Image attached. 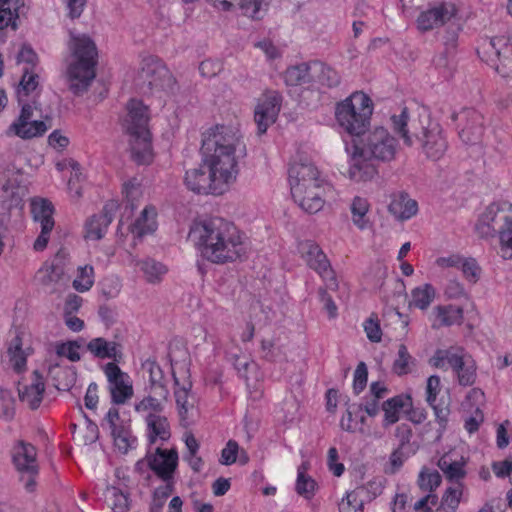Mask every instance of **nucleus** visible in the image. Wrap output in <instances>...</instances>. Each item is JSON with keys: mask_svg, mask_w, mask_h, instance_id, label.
Masks as SVG:
<instances>
[{"mask_svg": "<svg viewBox=\"0 0 512 512\" xmlns=\"http://www.w3.org/2000/svg\"><path fill=\"white\" fill-rule=\"evenodd\" d=\"M189 238L201 256L215 264L241 260L247 255V245L237 227L221 217L194 221Z\"/></svg>", "mask_w": 512, "mask_h": 512, "instance_id": "nucleus-1", "label": "nucleus"}, {"mask_svg": "<svg viewBox=\"0 0 512 512\" xmlns=\"http://www.w3.org/2000/svg\"><path fill=\"white\" fill-rule=\"evenodd\" d=\"M201 154L203 166L224 188L236 179L238 158L244 156L245 146L231 128L216 126L203 135Z\"/></svg>", "mask_w": 512, "mask_h": 512, "instance_id": "nucleus-2", "label": "nucleus"}, {"mask_svg": "<svg viewBox=\"0 0 512 512\" xmlns=\"http://www.w3.org/2000/svg\"><path fill=\"white\" fill-rule=\"evenodd\" d=\"M397 140L384 127H375L366 131L360 138L353 139V145L346 147L350 155L348 177L355 182H366L377 174L375 160L388 163L395 159L397 153Z\"/></svg>", "mask_w": 512, "mask_h": 512, "instance_id": "nucleus-3", "label": "nucleus"}, {"mask_svg": "<svg viewBox=\"0 0 512 512\" xmlns=\"http://www.w3.org/2000/svg\"><path fill=\"white\" fill-rule=\"evenodd\" d=\"M70 49L74 59L67 67L69 89L79 95L88 89L96 76L98 53L94 41L85 34L71 33Z\"/></svg>", "mask_w": 512, "mask_h": 512, "instance_id": "nucleus-4", "label": "nucleus"}, {"mask_svg": "<svg viewBox=\"0 0 512 512\" xmlns=\"http://www.w3.org/2000/svg\"><path fill=\"white\" fill-rule=\"evenodd\" d=\"M475 231L480 238L499 236L500 254L512 259V204L507 201L491 203L479 216Z\"/></svg>", "mask_w": 512, "mask_h": 512, "instance_id": "nucleus-5", "label": "nucleus"}, {"mask_svg": "<svg viewBox=\"0 0 512 512\" xmlns=\"http://www.w3.org/2000/svg\"><path fill=\"white\" fill-rule=\"evenodd\" d=\"M127 110L125 128L130 137L131 157L138 165H148L153 160L148 107L132 99L127 104Z\"/></svg>", "mask_w": 512, "mask_h": 512, "instance_id": "nucleus-6", "label": "nucleus"}, {"mask_svg": "<svg viewBox=\"0 0 512 512\" xmlns=\"http://www.w3.org/2000/svg\"><path fill=\"white\" fill-rule=\"evenodd\" d=\"M408 119L407 108H403L399 115L391 116L393 129L401 136L404 144L412 146L415 143L413 138L415 137L421 143L422 150L427 158L431 160L442 158L448 147L442 127L438 123L429 122L427 126L421 127L420 135L412 125L413 132L410 134V130L407 128Z\"/></svg>", "mask_w": 512, "mask_h": 512, "instance_id": "nucleus-7", "label": "nucleus"}, {"mask_svg": "<svg viewBox=\"0 0 512 512\" xmlns=\"http://www.w3.org/2000/svg\"><path fill=\"white\" fill-rule=\"evenodd\" d=\"M373 104L368 95L354 92L337 104L335 117L340 128L353 139L360 138L370 126Z\"/></svg>", "mask_w": 512, "mask_h": 512, "instance_id": "nucleus-8", "label": "nucleus"}, {"mask_svg": "<svg viewBox=\"0 0 512 512\" xmlns=\"http://www.w3.org/2000/svg\"><path fill=\"white\" fill-rule=\"evenodd\" d=\"M12 461L26 491L30 493L35 491L36 477L39 473L36 447L25 441H18L13 447Z\"/></svg>", "mask_w": 512, "mask_h": 512, "instance_id": "nucleus-9", "label": "nucleus"}, {"mask_svg": "<svg viewBox=\"0 0 512 512\" xmlns=\"http://www.w3.org/2000/svg\"><path fill=\"white\" fill-rule=\"evenodd\" d=\"M19 105L21 106V112L17 119L7 128L5 135L8 137L17 136L24 140L42 136L48 128L44 121L32 120L33 111L38 110L40 106L35 96H33L32 103L25 99Z\"/></svg>", "mask_w": 512, "mask_h": 512, "instance_id": "nucleus-10", "label": "nucleus"}, {"mask_svg": "<svg viewBox=\"0 0 512 512\" xmlns=\"http://www.w3.org/2000/svg\"><path fill=\"white\" fill-rule=\"evenodd\" d=\"M291 194L294 201H300L303 205L305 192L313 188L314 182L322 187L324 181L320 178L319 171L313 163L305 160L294 162L288 171Z\"/></svg>", "mask_w": 512, "mask_h": 512, "instance_id": "nucleus-11", "label": "nucleus"}, {"mask_svg": "<svg viewBox=\"0 0 512 512\" xmlns=\"http://www.w3.org/2000/svg\"><path fill=\"white\" fill-rule=\"evenodd\" d=\"M139 77L151 91L174 89L176 81L166 66L155 57L144 58Z\"/></svg>", "mask_w": 512, "mask_h": 512, "instance_id": "nucleus-12", "label": "nucleus"}, {"mask_svg": "<svg viewBox=\"0 0 512 512\" xmlns=\"http://www.w3.org/2000/svg\"><path fill=\"white\" fill-rule=\"evenodd\" d=\"M300 251L308 266L315 270L325 281L326 287L330 290L337 289L338 283L335 272L320 247L313 241H305L300 245Z\"/></svg>", "mask_w": 512, "mask_h": 512, "instance_id": "nucleus-13", "label": "nucleus"}, {"mask_svg": "<svg viewBox=\"0 0 512 512\" xmlns=\"http://www.w3.org/2000/svg\"><path fill=\"white\" fill-rule=\"evenodd\" d=\"M103 372L107 378L112 403L118 405L126 403L133 396L130 376L114 362L106 363L103 366Z\"/></svg>", "mask_w": 512, "mask_h": 512, "instance_id": "nucleus-14", "label": "nucleus"}, {"mask_svg": "<svg viewBox=\"0 0 512 512\" xmlns=\"http://www.w3.org/2000/svg\"><path fill=\"white\" fill-rule=\"evenodd\" d=\"M31 213L35 222L40 223L41 232L34 242V249L42 251L47 247L49 236L54 228V206L51 201L44 198H35L31 201Z\"/></svg>", "mask_w": 512, "mask_h": 512, "instance_id": "nucleus-15", "label": "nucleus"}, {"mask_svg": "<svg viewBox=\"0 0 512 512\" xmlns=\"http://www.w3.org/2000/svg\"><path fill=\"white\" fill-rule=\"evenodd\" d=\"M101 426L103 428L107 427L110 430L114 445L122 453H127L136 443V438L131 433L130 425L120 418L119 410L115 407H111L108 410Z\"/></svg>", "mask_w": 512, "mask_h": 512, "instance_id": "nucleus-16", "label": "nucleus"}, {"mask_svg": "<svg viewBox=\"0 0 512 512\" xmlns=\"http://www.w3.org/2000/svg\"><path fill=\"white\" fill-rule=\"evenodd\" d=\"M282 96L271 91L266 93L255 108L254 119L257 124L258 134H264L272 125L280 112Z\"/></svg>", "mask_w": 512, "mask_h": 512, "instance_id": "nucleus-17", "label": "nucleus"}, {"mask_svg": "<svg viewBox=\"0 0 512 512\" xmlns=\"http://www.w3.org/2000/svg\"><path fill=\"white\" fill-rule=\"evenodd\" d=\"M453 120H460L462 126L459 137L466 144L478 143L484 132L483 116L474 109H464L459 114L452 115Z\"/></svg>", "mask_w": 512, "mask_h": 512, "instance_id": "nucleus-18", "label": "nucleus"}, {"mask_svg": "<svg viewBox=\"0 0 512 512\" xmlns=\"http://www.w3.org/2000/svg\"><path fill=\"white\" fill-rule=\"evenodd\" d=\"M457 13L456 6L450 2L440 3L424 12L417 18L418 29L426 32L444 25Z\"/></svg>", "mask_w": 512, "mask_h": 512, "instance_id": "nucleus-19", "label": "nucleus"}, {"mask_svg": "<svg viewBox=\"0 0 512 512\" xmlns=\"http://www.w3.org/2000/svg\"><path fill=\"white\" fill-rule=\"evenodd\" d=\"M484 53L488 56H495L499 64L495 65V69L507 76L512 71V45L508 39L501 37H493L486 41L482 46Z\"/></svg>", "mask_w": 512, "mask_h": 512, "instance_id": "nucleus-20", "label": "nucleus"}, {"mask_svg": "<svg viewBox=\"0 0 512 512\" xmlns=\"http://www.w3.org/2000/svg\"><path fill=\"white\" fill-rule=\"evenodd\" d=\"M147 462L158 477L170 481L177 467L178 453L175 449L164 450L158 447L154 454L147 456Z\"/></svg>", "mask_w": 512, "mask_h": 512, "instance_id": "nucleus-21", "label": "nucleus"}, {"mask_svg": "<svg viewBox=\"0 0 512 512\" xmlns=\"http://www.w3.org/2000/svg\"><path fill=\"white\" fill-rule=\"evenodd\" d=\"M187 188L198 194H221L223 187L212 178L211 171L208 173L202 167L188 170L185 174Z\"/></svg>", "mask_w": 512, "mask_h": 512, "instance_id": "nucleus-22", "label": "nucleus"}, {"mask_svg": "<svg viewBox=\"0 0 512 512\" xmlns=\"http://www.w3.org/2000/svg\"><path fill=\"white\" fill-rule=\"evenodd\" d=\"M116 207L114 202L106 203L99 214H95L87 219L85 223L86 239L100 240L104 236L113 220Z\"/></svg>", "mask_w": 512, "mask_h": 512, "instance_id": "nucleus-23", "label": "nucleus"}, {"mask_svg": "<svg viewBox=\"0 0 512 512\" xmlns=\"http://www.w3.org/2000/svg\"><path fill=\"white\" fill-rule=\"evenodd\" d=\"M388 211L398 220H407L418 211V204L406 192H394L390 195Z\"/></svg>", "mask_w": 512, "mask_h": 512, "instance_id": "nucleus-24", "label": "nucleus"}, {"mask_svg": "<svg viewBox=\"0 0 512 512\" xmlns=\"http://www.w3.org/2000/svg\"><path fill=\"white\" fill-rule=\"evenodd\" d=\"M215 8L229 11L234 6H239L242 13L253 19L261 18V12L267 5V0H208Z\"/></svg>", "mask_w": 512, "mask_h": 512, "instance_id": "nucleus-25", "label": "nucleus"}, {"mask_svg": "<svg viewBox=\"0 0 512 512\" xmlns=\"http://www.w3.org/2000/svg\"><path fill=\"white\" fill-rule=\"evenodd\" d=\"M32 376L33 379L31 384L19 387L18 394L22 402L35 410L42 402L43 394L45 392V383L42 375L37 370L33 371Z\"/></svg>", "mask_w": 512, "mask_h": 512, "instance_id": "nucleus-26", "label": "nucleus"}, {"mask_svg": "<svg viewBox=\"0 0 512 512\" xmlns=\"http://www.w3.org/2000/svg\"><path fill=\"white\" fill-rule=\"evenodd\" d=\"M412 407V399L409 395H396L382 404L384 412L383 426L388 427L395 424L400 419V414Z\"/></svg>", "mask_w": 512, "mask_h": 512, "instance_id": "nucleus-27", "label": "nucleus"}, {"mask_svg": "<svg viewBox=\"0 0 512 512\" xmlns=\"http://www.w3.org/2000/svg\"><path fill=\"white\" fill-rule=\"evenodd\" d=\"M174 379V397L178 408L181 419H186L188 413L194 408L195 397L191 392L192 383L189 380H185L182 384L179 379L173 374Z\"/></svg>", "mask_w": 512, "mask_h": 512, "instance_id": "nucleus-28", "label": "nucleus"}, {"mask_svg": "<svg viewBox=\"0 0 512 512\" xmlns=\"http://www.w3.org/2000/svg\"><path fill=\"white\" fill-rule=\"evenodd\" d=\"M148 429V438L151 444L155 443L158 439L167 441L171 436L170 424L168 419L163 414H148L145 417Z\"/></svg>", "mask_w": 512, "mask_h": 512, "instance_id": "nucleus-29", "label": "nucleus"}, {"mask_svg": "<svg viewBox=\"0 0 512 512\" xmlns=\"http://www.w3.org/2000/svg\"><path fill=\"white\" fill-rule=\"evenodd\" d=\"M48 375L53 380L54 386L63 391L70 390L77 379V373L73 367H63L58 362L49 365Z\"/></svg>", "mask_w": 512, "mask_h": 512, "instance_id": "nucleus-30", "label": "nucleus"}, {"mask_svg": "<svg viewBox=\"0 0 512 512\" xmlns=\"http://www.w3.org/2000/svg\"><path fill=\"white\" fill-rule=\"evenodd\" d=\"M465 461L462 456L457 457L454 453H446L438 460V467L450 481L458 482L464 478Z\"/></svg>", "mask_w": 512, "mask_h": 512, "instance_id": "nucleus-31", "label": "nucleus"}, {"mask_svg": "<svg viewBox=\"0 0 512 512\" xmlns=\"http://www.w3.org/2000/svg\"><path fill=\"white\" fill-rule=\"evenodd\" d=\"M434 328L460 325L463 321V309L456 305L437 306L434 308Z\"/></svg>", "mask_w": 512, "mask_h": 512, "instance_id": "nucleus-32", "label": "nucleus"}, {"mask_svg": "<svg viewBox=\"0 0 512 512\" xmlns=\"http://www.w3.org/2000/svg\"><path fill=\"white\" fill-rule=\"evenodd\" d=\"M287 86H299L312 81V63H300L288 67L283 74Z\"/></svg>", "mask_w": 512, "mask_h": 512, "instance_id": "nucleus-33", "label": "nucleus"}, {"mask_svg": "<svg viewBox=\"0 0 512 512\" xmlns=\"http://www.w3.org/2000/svg\"><path fill=\"white\" fill-rule=\"evenodd\" d=\"M144 368H146L149 373V385L146 388L147 392L159 396H169V389L164 380V373L161 367L154 361H147L144 364Z\"/></svg>", "mask_w": 512, "mask_h": 512, "instance_id": "nucleus-34", "label": "nucleus"}, {"mask_svg": "<svg viewBox=\"0 0 512 512\" xmlns=\"http://www.w3.org/2000/svg\"><path fill=\"white\" fill-rule=\"evenodd\" d=\"M86 349L99 359H116L119 351V345L114 341H107L105 338L97 337L90 340Z\"/></svg>", "mask_w": 512, "mask_h": 512, "instance_id": "nucleus-35", "label": "nucleus"}, {"mask_svg": "<svg viewBox=\"0 0 512 512\" xmlns=\"http://www.w3.org/2000/svg\"><path fill=\"white\" fill-rule=\"evenodd\" d=\"M63 275L59 266L44 264L36 273L35 281L49 292H54Z\"/></svg>", "mask_w": 512, "mask_h": 512, "instance_id": "nucleus-36", "label": "nucleus"}, {"mask_svg": "<svg viewBox=\"0 0 512 512\" xmlns=\"http://www.w3.org/2000/svg\"><path fill=\"white\" fill-rule=\"evenodd\" d=\"M156 210L152 206H146L140 216L132 225L131 231L137 237L153 233L156 230Z\"/></svg>", "mask_w": 512, "mask_h": 512, "instance_id": "nucleus-37", "label": "nucleus"}, {"mask_svg": "<svg viewBox=\"0 0 512 512\" xmlns=\"http://www.w3.org/2000/svg\"><path fill=\"white\" fill-rule=\"evenodd\" d=\"M312 81L318 82L328 88L336 87L340 83L338 73L322 62H312Z\"/></svg>", "mask_w": 512, "mask_h": 512, "instance_id": "nucleus-38", "label": "nucleus"}, {"mask_svg": "<svg viewBox=\"0 0 512 512\" xmlns=\"http://www.w3.org/2000/svg\"><path fill=\"white\" fill-rule=\"evenodd\" d=\"M22 5V0H0V30L9 26L17 28L18 10Z\"/></svg>", "mask_w": 512, "mask_h": 512, "instance_id": "nucleus-39", "label": "nucleus"}, {"mask_svg": "<svg viewBox=\"0 0 512 512\" xmlns=\"http://www.w3.org/2000/svg\"><path fill=\"white\" fill-rule=\"evenodd\" d=\"M38 85V74L30 70V68H24L23 75L16 90L18 103H22L25 99H28L31 94L36 92Z\"/></svg>", "mask_w": 512, "mask_h": 512, "instance_id": "nucleus-40", "label": "nucleus"}, {"mask_svg": "<svg viewBox=\"0 0 512 512\" xmlns=\"http://www.w3.org/2000/svg\"><path fill=\"white\" fill-rule=\"evenodd\" d=\"M323 190V187H320L318 182H314L313 188H309L307 189V192H305L303 205L300 201L295 202L298 203V205L307 213H317L324 205V200L322 198Z\"/></svg>", "mask_w": 512, "mask_h": 512, "instance_id": "nucleus-41", "label": "nucleus"}, {"mask_svg": "<svg viewBox=\"0 0 512 512\" xmlns=\"http://www.w3.org/2000/svg\"><path fill=\"white\" fill-rule=\"evenodd\" d=\"M169 396H159L148 392L140 402L135 404V410L139 413L162 414Z\"/></svg>", "mask_w": 512, "mask_h": 512, "instance_id": "nucleus-42", "label": "nucleus"}, {"mask_svg": "<svg viewBox=\"0 0 512 512\" xmlns=\"http://www.w3.org/2000/svg\"><path fill=\"white\" fill-rule=\"evenodd\" d=\"M104 497L106 504L113 510V512H126L130 507L128 494L124 493L117 487H107Z\"/></svg>", "mask_w": 512, "mask_h": 512, "instance_id": "nucleus-43", "label": "nucleus"}, {"mask_svg": "<svg viewBox=\"0 0 512 512\" xmlns=\"http://www.w3.org/2000/svg\"><path fill=\"white\" fill-rule=\"evenodd\" d=\"M433 365L437 368H446V365L454 371L463 366V356L453 350H437L432 358Z\"/></svg>", "mask_w": 512, "mask_h": 512, "instance_id": "nucleus-44", "label": "nucleus"}, {"mask_svg": "<svg viewBox=\"0 0 512 512\" xmlns=\"http://www.w3.org/2000/svg\"><path fill=\"white\" fill-rule=\"evenodd\" d=\"M415 362L416 360L410 355L407 347L404 344H400L397 358L392 365V371L398 376L406 375L412 371Z\"/></svg>", "mask_w": 512, "mask_h": 512, "instance_id": "nucleus-45", "label": "nucleus"}, {"mask_svg": "<svg viewBox=\"0 0 512 512\" xmlns=\"http://www.w3.org/2000/svg\"><path fill=\"white\" fill-rule=\"evenodd\" d=\"M369 202L367 199L356 196L351 203V213L353 223L361 230L368 227L366 215L369 211Z\"/></svg>", "mask_w": 512, "mask_h": 512, "instance_id": "nucleus-46", "label": "nucleus"}, {"mask_svg": "<svg viewBox=\"0 0 512 512\" xmlns=\"http://www.w3.org/2000/svg\"><path fill=\"white\" fill-rule=\"evenodd\" d=\"M410 306L413 305L421 310L426 309L435 297V289L431 284H424L416 287L411 293Z\"/></svg>", "mask_w": 512, "mask_h": 512, "instance_id": "nucleus-47", "label": "nucleus"}, {"mask_svg": "<svg viewBox=\"0 0 512 512\" xmlns=\"http://www.w3.org/2000/svg\"><path fill=\"white\" fill-rule=\"evenodd\" d=\"M7 357L13 369L21 372L26 367V355L22 349L21 339L17 336L12 341L7 350Z\"/></svg>", "mask_w": 512, "mask_h": 512, "instance_id": "nucleus-48", "label": "nucleus"}, {"mask_svg": "<svg viewBox=\"0 0 512 512\" xmlns=\"http://www.w3.org/2000/svg\"><path fill=\"white\" fill-rule=\"evenodd\" d=\"M305 470L304 464L298 468L296 492L305 499L310 500L315 495L317 484L310 476L305 474Z\"/></svg>", "mask_w": 512, "mask_h": 512, "instance_id": "nucleus-49", "label": "nucleus"}, {"mask_svg": "<svg viewBox=\"0 0 512 512\" xmlns=\"http://www.w3.org/2000/svg\"><path fill=\"white\" fill-rule=\"evenodd\" d=\"M261 355L263 359L270 362L283 361L286 358L283 348L267 339L261 341Z\"/></svg>", "mask_w": 512, "mask_h": 512, "instance_id": "nucleus-50", "label": "nucleus"}, {"mask_svg": "<svg viewBox=\"0 0 512 512\" xmlns=\"http://www.w3.org/2000/svg\"><path fill=\"white\" fill-rule=\"evenodd\" d=\"M94 283V269L92 266L79 267L78 275L73 281V287L79 292L88 291Z\"/></svg>", "mask_w": 512, "mask_h": 512, "instance_id": "nucleus-51", "label": "nucleus"}, {"mask_svg": "<svg viewBox=\"0 0 512 512\" xmlns=\"http://www.w3.org/2000/svg\"><path fill=\"white\" fill-rule=\"evenodd\" d=\"M462 495V490L460 484L457 486L449 487L445 494L442 497L441 508L444 512H455Z\"/></svg>", "mask_w": 512, "mask_h": 512, "instance_id": "nucleus-52", "label": "nucleus"}, {"mask_svg": "<svg viewBox=\"0 0 512 512\" xmlns=\"http://www.w3.org/2000/svg\"><path fill=\"white\" fill-rule=\"evenodd\" d=\"M141 270L144 272L147 281L150 283L159 281L161 276L167 271L163 264L152 259L143 261L141 263Z\"/></svg>", "mask_w": 512, "mask_h": 512, "instance_id": "nucleus-53", "label": "nucleus"}, {"mask_svg": "<svg viewBox=\"0 0 512 512\" xmlns=\"http://www.w3.org/2000/svg\"><path fill=\"white\" fill-rule=\"evenodd\" d=\"M81 347L77 341H68L56 345V354L58 357H66L71 362H77L81 359L78 349Z\"/></svg>", "mask_w": 512, "mask_h": 512, "instance_id": "nucleus-54", "label": "nucleus"}, {"mask_svg": "<svg viewBox=\"0 0 512 512\" xmlns=\"http://www.w3.org/2000/svg\"><path fill=\"white\" fill-rule=\"evenodd\" d=\"M460 269L469 282L476 283L479 280L481 268L474 258H463Z\"/></svg>", "mask_w": 512, "mask_h": 512, "instance_id": "nucleus-55", "label": "nucleus"}, {"mask_svg": "<svg viewBox=\"0 0 512 512\" xmlns=\"http://www.w3.org/2000/svg\"><path fill=\"white\" fill-rule=\"evenodd\" d=\"M232 359L233 365L235 369L238 371V374L246 380L247 386H249L248 372L251 370H256V363L246 356L233 355Z\"/></svg>", "mask_w": 512, "mask_h": 512, "instance_id": "nucleus-56", "label": "nucleus"}, {"mask_svg": "<svg viewBox=\"0 0 512 512\" xmlns=\"http://www.w3.org/2000/svg\"><path fill=\"white\" fill-rule=\"evenodd\" d=\"M123 194L130 204L131 209H134V202L141 196L140 182L137 178H132L123 184Z\"/></svg>", "mask_w": 512, "mask_h": 512, "instance_id": "nucleus-57", "label": "nucleus"}, {"mask_svg": "<svg viewBox=\"0 0 512 512\" xmlns=\"http://www.w3.org/2000/svg\"><path fill=\"white\" fill-rule=\"evenodd\" d=\"M239 453V445L235 440H229L221 451L219 462L222 465H232L236 462Z\"/></svg>", "mask_w": 512, "mask_h": 512, "instance_id": "nucleus-58", "label": "nucleus"}, {"mask_svg": "<svg viewBox=\"0 0 512 512\" xmlns=\"http://www.w3.org/2000/svg\"><path fill=\"white\" fill-rule=\"evenodd\" d=\"M408 458L406 450L396 448L389 457V464L385 469L388 474H395L402 467L404 461Z\"/></svg>", "mask_w": 512, "mask_h": 512, "instance_id": "nucleus-59", "label": "nucleus"}, {"mask_svg": "<svg viewBox=\"0 0 512 512\" xmlns=\"http://www.w3.org/2000/svg\"><path fill=\"white\" fill-rule=\"evenodd\" d=\"M368 370L364 362H360L354 372L353 390L355 394L363 391L367 384Z\"/></svg>", "mask_w": 512, "mask_h": 512, "instance_id": "nucleus-60", "label": "nucleus"}, {"mask_svg": "<svg viewBox=\"0 0 512 512\" xmlns=\"http://www.w3.org/2000/svg\"><path fill=\"white\" fill-rule=\"evenodd\" d=\"M17 63H25L32 70L38 64V56L29 45H23L17 55Z\"/></svg>", "mask_w": 512, "mask_h": 512, "instance_id": "nucleus-61", "label": "nucleus"}, {"mask_svg": "<svg viewBox=\"0 0 512 512\" xmlns=\"http://www.w3.org/2000/svg\"><path fill=\"white\" fill-rule=\"evenodd\" d=\"M440 391V378L437 375H432L427 380L426 386V401L430 406L436 402L437 395Z\"/></svg>", "mask_w": 512, "mask_h": 512, "instance_id": "nucleus-62", "label": "nucleus"}, {"mask_svg": "<svg viewBox=\"0 0 512 512\" xmlns=\"http://www.w3.org/2000/svg\"><path fill=\"white\" fill-rule=\"evenodd\" d=\"M440 483L441 477L437 472L429 474L421 473L419 476V486L424 491H432L438 487Z\"/></svg>", "mask_w": 512, "mask_h": 512, "instance_id": "nucleus-63", "label": "nucleus"}, {"mask_svg": "<svg viewBox=\"0 0 512 512\" xmlns=\"http://www.w3.org/2000/svg\"><path fill=\"white\" fill-rule=\"evenodd\" d=\"M395 436L399 441V445L397 448L406 450L412 438V429L410 425L401 424L397 426L395 430Z\"/></svg>", "mask_w": 512, "mask_h": 512, "instance_id": "nucleus-64", "label": "nucleus"}]
</instances>
